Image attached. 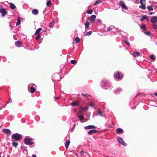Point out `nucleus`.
<instances>
[{
  "label": "nucleus",
  "instance_id": "393cba45",
  "mask_svg": "<svg viewBox=\"0 0 157 157\" xmlns=\"http://www.w3.org/2000/svg\"><path fill=\"white\" fill-rule=\"evenodd\" d=\"M47 5L48 7H50L51 6L52 3L50 0H49L47 2Z\"/></svg>",
  "mask_w": 157,
  "mask_h": 157
},
{
  "label": "nucleus",
  "instance_id": "09e8293b",
  "mask_svg": "<svg viewBox=\"0 0 157 157\" xmlns=\"http://www.w3.org/2000/svg\"><path fill=\"white\" fill-rule=\"evenodd\" d=\"M145 1V0H140V3L141 5H142L143 3Z\"/></svg>",
  "mask_w": 157,
  "mask_h": 157
},
{
  "label": "nucleus",
  "instance_id": "052dcab7",
  "mask_svg": "<svg viewBox=\"0 0 157 157\" xmlns=\"http://www.w3.org/2000/svg\"><path fill=\"white\" fill-rule=\"evenodd\" d=\"M113 0H110V1H113Z\"/></svg>",
  "mask_w": 157,
  "mask_h": 157
},
{
  "label": "nucleus",
  "instance_id": "9d476101",
  "mask_svg": "<svg viewBox=\"0 0 157 157\" xmlns=\"http://www.w3.org/2000/svg\"><path fill=\"white\" fill-rule=\"evenodd\" d=\"M151 21L152 23L155 24L157 21V17L155 16L152 17Z\"/></svg>",
  "mask_w": 157,
  "mask_h": 157
},
{
  "label": "nucleus",
  "instance_id": "37998d69",
  "mask_svg": "<svg viewBox=\"0 0 157 157\" xmlns=\"http://www.w3.org/2000/svg\"><path fill=\"white\" fill-rule=\"evenodd\" d=\"M88 105L93 108L94 107V105L93 102H90L89 103Z\"/></svg>",
  "mask_w": 157,
  "mask_h": 157
},
{
  "label": "nucleus",
  "instance_id": "680f3d73",
  "mask_svg": "<svg viewBox=\"0 0 157 157\" xmlns=\"http://www.w3.org/2000/svg\"><path fill=\"white\" fill-rule=\"evenodd\" d=\"M156 73H157V71H156Z\"/></svg>",
  "mask_w": 157,
  "mask_h": 157
},
{
  "label": "nucleus",
  "instance_id": "3c124183",
  "mask_svg": "<svg viewBox=\"0 0 157 157\" xmlns=\"http://www.w3.org/2000/svg\"><path fill=\"white\" fill-rule=\"evenodd\" d=\"M80 153H81V154H84V151H80Z\"/></svg>",
  "mask_w": 157,
  "mask_h": 157
},
{
  "label": "nucleus",
  "instance_id": "5701e85b",
  "mask_svg": "<svg viewBox=\"0 0 157 157\" xmlns=\"http://www.w3.org/2000/svg\"><path fill=\"white\" fill-rule=\"evenodd\" d=\"M80 109L83 111H86L88 109V108L87 107H81Z\"/></svg>",
  "mask_w": 157,
  "mask_h": 157
},
{
  "label": "nucleus",
  "instance_id": "1a4fd4ad",
  "mask_svg": "<svg viewBox=\"0 0 157 157\" xmlns=\"http://www.w3.org/2000/svg\"><path fill=\"white\" fill-rule=\"evenodd\" d=\"M107 84V81L105 80H103L102 81L101 83V85L104 88V89H109V88H105V86H106Z\"/></svg>",
  "mask_w": 157,
  "mask_h": 157
},
{
  "label": "nucleus",
  "instance_id": "c85d7f7f",
  "mask_svg": "<svg viewBox=\"0 0 157 157\" xmlns=\"http://www.w3.org/2000/svg\"><path fill=\"white\" fill-rule=\"evenodd\" d=\"M139 7L140 8L142 9L143 10H145L146 8V7L145 5H143V4L139 6Z\"/></svg>",
  "mask_w": 157,
  "mask_h": 157
},
{
  "label": "nucleus",
  "instance_id": "f3484780",
  "mask_svg": "<svg viewBox=\"0 0 157 157\" xmlns=\"http://www.w3.org/2000/svg\"><path fill=\"white\" fill-rule=\"evenodd\" d=\"M123 129L120 128H119L117 129L116 130V132L117 133H120L122 132H123Z\"/></svg>",
  "mask_w": 157,
  "mask_h": 157
},
{
  "label": "nucleus",
  "instance_id": "2eb2a0df",
  "mask_svg": "<svg viewBox=\"0 0 157 157\" xmlns=\"http://www.w3.org/2000/svg\"><path fill=\"white\" fill-rule=\"evenodd\" d=\"M17 47H20L21 46V42L19 41H16L15 43Z\"/></svg>",
  "mask_w": 157,
  "mask_h": 157
},
{
  "label": "nucleus",
  "instance_id": "bb28decb",
  "mask_svg": "<svg viewBox=\"0 0 157 157\" xmlns=\"http://www.w3.org/2000/svg\"><path fill=\"white\" fill-rule=\"evenodd\" d=\"M114 27L113 26H110L107 28V31H109L112 30Z\"/></svg>",
  "mask_w": 157,
  "mask_h": 157
},
{
  "label": "nucleus",
  "instance_id": "a18cd8bd",
  "mask_svg": "<svg viewBox=\"0 0 157 157\" xmlns=\"http://www.w3.org/2000/svg\"><path fill=\"white\" fill-rule=\"evenodd\" d=\"M76 61L75 60H72L71 61V63L72 64H75L76 63Z\"/></svg>",
  "mask_w": 157,
  "mask_h": 157
},
{
  "label": "nucleus",
  "instance_id": "bf43d9fd",
  "mask_svg": "<svg viewBox=\"0 0 157 157\" xmlns=\"http://www.w3.org/2000/svg\"><path fill=\"white\" fill-rule=\"evenodd\" d=\"M30 85H29L28 86V87L29 88V86H30Z\"/></svg>",
  "mask_w": 157,
  "mask_h": 157
},
{
  "label": "nucleus",
  "instance_id": "ddd939ff",
  "mask_svg": "<svg viewBox=\"0 0 157 157\" xmlns=\"http://www.w3.org/2000/svg\"><path fill=\"white\" fill-rule=\"evenodd\" d=\"M38 11L37 9H34L32 11V13L35 15H36L38 14Z\"/></svg>",
  "mask_w": 157,
  "mask_h": 157
},
{
  "label": "nucleus",
  "instance_id": "de8ad7c7",
  "mask_svg": "<svg viewBox=\"0 0 157 157\" xmlns=\"http://www.w3.org/2000/svg\"><path fill=\"white\" fill-rule=\"evenodd\" d=\"M153 28L154 29H157V25L155 24L153 25Z\"/></svg>",
  "mask_w": 157,
  "mask_h": 157
},
{
  "label": "nucleus",
  "instance_id": "2f4dec72",
  "mask_svg": "<svg viewBox=\"0 0 157 157\" xmlns=\"http://www.w3.org/2000/svg\"><path fill=\"white\" fill-rule=\"evenodd\" d=\"M102 2V1L100 0H98L96 1L94 4V5L95 6L96 5H98V4L101 3Z\"/></svg>",
  "mask_w": 157,
  "mask_h": 157
},
{
  "label": "nucleus",
  "instance_id": "6e6d98bb",
  "mask_svg": "<svg viewBox=\"0 0 157 157\" xmlns=\"http://www.w3.org/2000/svg\"><path fill=\"white\" fill-rule=\"evenodd\" d=\"M154 95L157 97V93H155L154 94Z\"/></svg>",
  "mask_w": 157,
  "mask_h": 157
},
{
  "label": "nucleus",
  "instance_id": "79ce46f5",
  "mask_svg": "<svg viewBox=\"0 0 157 157\" xmlns=\"http://www.w3.org/2000/svg\"><path fill=\"white\" fill-rule=\"evenodd\" d=\"M82 95L85 97L88 98V97L90 96V95L88 94H82Z\"/></svg>",
  "mask_w": 157,
  "mask_h": 157
},
{
  "label": "nucleus",
  "instance_id": "cd10ccee",
  "mask_svg": "<svg viewBox=\"0 0 157 157\" xmlns=\"http://www.w3.org/2000/svg\"><path fill=\"white\" fill-rule=\"evenodd\" d=\"M71 105L72 106H74L77 105H78V103L77 101H74L71 103Z\"/></svg>",
  "mask_w": 157,
  "mask_h": 157
},
{
  "label": "nucleus",
  "instance_id": "a878e982",
  "mask_svg": "<svg viewBox=\"0 0 157 157\" xmlns=\"http://www.w3.org/2000/svg\"><path fill=\"white\" fill-rule=\"evenodd\" d=\"M20 18L19 17H18L17 18V21L16 23V26H17L18 25H20Z\"/></svg>",
  "mask_w": 157,
  "mask_h": 157
},
{
  "label": "nucleus",
  "instance_id": "c9c22d12",
  "mask_svg": "<svg viewBox=\"0 0 157 157\" xmlns=\"http://www.w3.org/2000/svg\"><path fill=\"white\" fill-rule=\"evenodd\" d=\"M12 145L13 146L16 147L18 145V144L17 143L15 142H13L12 143Z\"/></svg>",
  "mask_w": 157,
  "mask_h": 157
},
{
  "label": "nucleus",
  "instance_id": "f257e3e1",
  "mask_svg": "<svg viewBox=\"0 0 157 157\" xmlns=\"http://www.w3.org/2000/svg\"><path fill=\"white\" fill-rule=\"evenodd\" d=\"M22 138L21 135L18 133L13 134L12 136V139L13 140L18 141L21 139Z\"/></svg>",
  "mask_w": 157,
  "mask_h": 157
},
{
  "label": "nucleus",
  "instance_id": "f704fd0d",
  "mask_svg": "<svg viewBox=\"0 0 157 157\" xmlns=\"http://www.w3.org/2000/svg\"><path fill=\"white\" fill-rule=\"evenodd\" d=\"M78 118L81 121H82L84 119V117L83 115H80L78 117Z\"/></svg>",
  "mask_w": 157,
  "mask_h": 157
},
{
  "label": "nucleus",
  "instance_id": "f03ea898",
  "mask_svg": "<svg viewBox=\"0 0 157 157\" xmlns=\"http://www.w3.org/2000/svg\"><path fill=\"white\" fill-rule=\"evenodd\" d=\"M24 143L25 144L27 145H32L34 144V143L32 141L31 138L29 137L26 138L25 139Z\"/></svg>",
  "mask_w": 157,
  "mask_h": 157
},
{
  "label": "nucleus",
  "instance_id": "aec40b11",
  "mask_svg": "<svg viewBox=\"0 0 157 157\" xmlns=\"http://www.w3.org/2000/svg\"><path fill=\"white\" fill-rule=\"evenodd\" d=\"M140 55V53L139 52H135L133 54V56L134 57L138 56Z\"/></svg>",
  "mask_w": 157,
  "mask_h": 157
},
{
  "label": "nucleus",
  "instance_id": "0eeeda50",
  "mask_svg": "<svg viewBox=\"0 0 157 157\" xmlns=\"http://www.w3.org/2000/svg\"><path fill=\"white\" fill-rule=\"evenodd\" d=\"M2 132H4V133L10 135L11 134V131L8 129H4L2 130Z\"/></svg>",
  "mask_w": 157,
  "mask_h": 157
},
{
  "label": "nucleus",
  "instance_id": "58836bf2",
  "mask_svg": "<svg viewBox=\"0 0 157 157\" xmlns=\"http://www.w3.org/2000/svg\"><path fill=\"white\" fill-rule=\"evenodd\" d=\"M150 58L152 60H154L155 59V56L154 55H151L150 56Z\"/></svg>",
  "mask_w": 157,
  "mask_h": 157
},
{
  "label": "nucleus",
  "instance_id": "7c9ffc66",
  "mask_svg": "<svg viewBox=\"0 0 157 157\" xmlns=\"http://www.w3.org/2000/svg\"><path fill=\"white\" fill-rule=\"evenodd\" d=\"M96 21L97 22V24L98 25H100L101 24V20L100 19H97L96 20Z\"/></svg>",
  "mask_w": 157,
  "mask_h": 157
},
{
  "label": "nucleus",
  "instance_id": "c03bdc74",
  "mask_svg": "<svg viewBox=\"0 0 157 157\" xmlns=\"http://www.w3.org/2000/svg\"><path fill=\"white\" fill-rule=\"evenodd\" d=\"M124 41L125 43L128 46H130V43L128 42L126 39H125Z\"/></svg>",
  "mask_w": 157,
  "mask_h": 157
},
{
  "label": "nucleus",
  "instance_id": "4d7b16f0",
  "mask_svg": "<svg viewBox=\"0 0 157 157\" xmlns=\"http://www.w3.org/2000/svg\"><path fill=\"white\" fill-rule=\"evenodd\" d=\"M59 98V97H57L56 98V99H58Z\"/></svg>",
  "mask_w": 157,
  "mask_h": 157
},
{
  "label": "nucleus",
  "instance_id": "13d9d810",
  "mask_svg": "<svg viewBox=\"0 0 157 157\" xmlns=\"http://www.w3.org/2000/svg\"><path fill=\"white\" fill-rule=\"evenodd\" d=\"M149 14H152V12H151V13H149Z\"/></svg>",
  "mask_w": 157,
  "mask_h": 157
},
{
  "label": "nucleus",
  "instance_id": "4c0bfd02",
  "mask_svg": "<svg viewBox=\"0 0 157 157\" xmlns=\"http://www.w3.org/2000/svg\"><path fill=\"white\" fill-rule=\"evenodd\" d=\"M75 41L76 43H78L80 41L79 38L78 37H77L75 39Z\"/></svg>",
  "mask_w": 157,
  "mask_h": 157
},
{
  "label": "nucleus",
  "instance_id": "8fccbe9b",
  "mask_svg": "<svg viewBox=\"0 0 157 157\" xmlns=\"http://www.w3.org/2000/svg\"><path fill=\"white\" fill-rule=\"evenodd\" d=\"M121 90V89L120 88H118L115 91V92L117 93L120 91Z\"/></svg>",
  "mask_w": 157,
  "mask_h": 157
},
{
  "label": "nucleus",
  "instance_id": "412c9836",
  "mask_svg": "<svg viewBox=\"0 0 157 157\" xmlns=\"http://www.w3.org/2000/svg\"><path fill=\"white\" fill-rule=\"evenodd\" d=\"M30 90L31 91V93H33L35 91V90L33 86H31L30 88Z\"/></svg>",
  "mask_w": 157,
  "mask_h": 157
},
{
  "label": "nucleus",
  "instance_id": "5fc2aeb1",
  "mask_svg": "<svg viewBox=\"0 0 157 157\" xmlns=\"http://www.w3.org/2000/svg\"><path fill=\"white\" fill-rule=\"evenodd\" d=\"M90 116V114H87V116L88 117H89Z\"/></svg>",
  "mask_w": 157,
  "mask_h": 157
},
{
  "label": "nucleus",
  "instance_id": "6e6552de",
  "mask_svg": "<svg viewBox=\"0 0 157 157\" xmlns=\"http://www.w3.org/2000/svg\"><path fill=\"white\" fill-rule=\"evenodd\" d=\"M119 5L124 10H127L128 8L124 3L122 1H120Z\"/></svg>",
  "mask_w": 157,
  "mask_h": 157
},
{
  "label": "nucleus",
  "instance_id": "72a5a7b5",
  "mask_svg": "<svg viewBox=\"0 0 157 157\" xmlns=\"http://www.w3.org/2000/svg\"><path fill=\"white\" fill-rule=\"evenodd\" d=\"M92 33V32L91 31H90L89 32H87L85 34V35L86 36H89Z\"/></svg>",
  "mask_w": 157,
  "mask_h": 157
},
{
  "label": "nucleus",
  "instance_id": "9b49d317",
  "mask_svg": "<svg viewBox=\"0 0 157 157\" xmlns=\"http://www.w3.org/2000/svg\"><path fill=\"white\" fill-rule=\"evenodd\" d=\"M96 126L94 125H88L85 127L84 128L86 129H89L91 128H95Z\"/></svg>",
  "mask_w": 157,
  "mask_h": 157
},
{
  "label": "nucleus",
  "instance_id": "39448f33",
  "mask_svg": "<svg viewBox=\"0 0 157 157\" xmlns=\"http://www.w3.org/2000/svg\"><path fill=\"white\" fill-rule=\"evenodd\" d=\"M114 75L116 78L118 79H121L122 77V75L120 72L115 73Z\"/></svg>",
  "mask_w": 157,
  "mask_h": 157
},
{
  "label": "nucleus",
  "instance_id": "f8f14e48",
  "mask_svg": "<svg viewBox=\"0 0 157 157\" xmlns=\"http://www.w3.org/2000/svg\"><path fill=\"white\" fill-rule=\"evenodd\" d=\"M97 131L96 130H91L89 131V132H88V134L90 135L93 133H96L97 132Z\"/></svg>",
  "mask_w": 157,
  "mask_h": 157
},
{
  "label": "nucleus",
  "instance_id": "864d4df0",
  "mask_svg": "<svg viewBox=\"0 0 157 157\" xmlns=\"http://www.w3.org/2000/svg\"><path fill=\"white\" fill-rule=\"evenodd\" d=\"M11 101H10V100H9V101H7V103H11Z\"/></svg>",
  "mask_w": 157,
  "mask_h": 157
},
{
  "label": "nucleus",
  "instance_id": "7ed1b4c3",
  "mask_svg": "<svg viewBox=\"0 0 157 157\" xmlns=\"http://www.w3.org/2000/svg\"><path fill=\"white\" fill-rule=\"evenodd\" d=\"M117 140L119 143L121 144L122 145L124 146H126L127 145V144L124 142V140L121 138L118 137Z\"/></svg>",
  "mask_w": 157,
  "mask_h": 157
},
{
  "label": "nucleus",
  "instance_id": "603ef678",
  "mask_svg": "<svg viewBox=\"0 0 157 157\" xmlns=\"http://www.w3.org/2000/svg\"><path fill=\"white\" fill-rule=\"evenodd\" d=\"M32 157H36V155L33 154L32 156Z\"/></svg>",
  "mask_w": 157,
  "mask_h": 157
},
{
  "label": "nucleus",
  "instance_id": "473e14b6",
  "mask_svg": "<svg viewBox=\"0 0 157 157\" xmlns=\"http://www.w3.org/2000/svg\"><path fill=\"white\" fill-rule=\"evenodd\" d=\"M147 16H142L141 17L140 20L142 21H144L145 19H147Z\"/></svg>",
  "mask_w": 157,
  "mask_h": 157
},
{
  "label": "nucleus",
  "instance_id": "4be33fe9",
  "mask_svg": "<svg viewBox=\"0 0 157 157\" xmlns=\"http://www.w3.org/2000/svg\"><path fill=\"white\" fill-rule=\"evenodd\" d=\"M54 24V22L53 21L51 22L49 24V27L50 28H52Z\"/></svg>",
  "mask_w": 157,
  "mask_h": 157
},
{
  "label": "nucleus",
  "instance_id": "ea45409f",
  "mask_svg": "<svg viewBox=\"0 0 157 157\" xmlns=\"http://www.w3.org/2000/svg\"><path fill=\"white\" fill-rule=\"evenodd\" d=\"M40 34H38L36 37V40H37L39 38H40Z\"/></svg>",
  "mask_w": 157,
  "mask_h": 157
},
{
  "label": "nucleus",
  "instance_id": "dca6fc26",
  "mask_svg": "<svg viewBox=\"0 0 157 157\" xmlns=\"http://www.w3.org/2000/svg\"><path fill=\"white\" fill-rule=\"evenodd\" d=\"M89 24H90L89 22L88 21H86V22L85 24V28L86 29H87L89 27Z\"/></svg>",
  "mask_w": 157,
  "mask_h": 157
},
{
  "label": "nucleus",
  "instance_id": "6ab92c4d",
  "mask_svg": "<svg viewBox=\"0 0 157 157\" xmlns=\"http://www.w3.org/2000/svg\"><path fill=\"white\" fill-rule=\"evenodd\" d=\"M98 115L101 117L103 116L102 113L101 109H99L98 110Z\"/></svg>",
  "mask_w": 157,
  "mask_h": 157
},
{
  "label": "nucleus",
  "instance_id": "e433bc0d",
  "mask_svg": "<svg viewBox=\"0 0 157 157\" xmlns=\"http://www.w3.org/2000/svg\"><path fill=\"white\" fill-rule=\"evenodd\" d=\"M140 28L144 31L146 30V28L145 25H142L141 26Z\"/></svg>",
  "mask_w": 157,
  "mask_h": 157
},
{
  "label": "nucleus",
  "instance_id": "20e7f679",
  "mask_svg": "<svg viewBox=\"0 0 157 157\" xmlns=\"http://www.w3.org/2000/svg\"><path fill=\"white\" fill-rule=\"evenodd\" d=\"M0 13L2 14V17H4L7 14V11L5 9L1 7H0Z\"/></svg>",
  "mask_w": 157,
  "mask_h": 157
},
{
  "label": "nucleus",
  "instance_id": "423d86ee",
  "mask_svg": "<svg viewBox=\"0 0 157 157\" xmlns=\"http://www.w3.org/2000/svg\"><path fill=\"white\" fill-rule=\"evenodd\" d=\"M90 22L91 23H93L96 18V16L95 15H92L90 17Z\"/></svg>",
  "mask_w": 157,
  "mask_h": 157
},
{
  "label": "nucleus",
  "instance_id": "a211bd4d",
  "mask_svg": "<svg viewBox=\"0 0 157 157\" xmlns=\"http://www.w3.org/2000/svg\"><path fill=\"white\" fill-rule=\"evenodd\" d=\"M10 8L11 9H14L16 8V6L13 3H10Z\"/></svg>",
  "mask_w": 157,
  "mask_h": 157
},
{
  "label": "nucleus",
  "instance_id": "e2e57ef3",
  "mask_svg": "<svg viewBox=\"0 0 157 157\" xmlns=\"http://www.w3.org/2000/svg\"><path fill=\"white\" fill-rule=\"evenodd\" d=\"M0 157H1V156H0Z\"/></svg>",
  "mask_w": 157,
  "mask_h": 157
},
{
  "label": "nucleus",
  "instance_id": "c756f323",
  "mask_svg": "<svg viewBox=\"0 0 157 157\" xmlns=\"http://www.w3.org/2000/svg\"><path fill=\"white\" fill-rule=\"evenodd\" d=\"M147 8L149 11H152L153 10V8L152 6H148L147 7Z\"/></svg>",
  "mask_w": 157,
  "mask_h": 157
},
{
  "label": "nucleus",
  "instance_id": "b1692460",
  "mask_svg": "<svg viewBox=\"0 0 157 157\" xmlns=\"http://www.w3.org/2000/svg\"><path fill=\"white\" fill-rule=\"evenodd\" d=\"M42 28H39L37 29L35 32V34L37 35L42 30Z\"/></svg>",
  "mask_w": 157,
  "mask_h": 157
},
{
  "label": "nucleus",
  "instance_id": "4468645a",
  "mask_svg": "<svg viewBox=\"0 0 157 157\" xmlns=\"http://www.w3.org/2000/svg\"><path fill=\"white\" fill-rule=\"evenodd\" d=\"M70 142L69 140H67L66 141L65 144V147L66 148H68V146L70 144Z\"/></svg>",
  "mask_w": 157,
  "mask_h": 157
},
{
  "label": "nucleus",
  "instance_id": "a19ab883",
  "mask_svg": "<svg viewBox=\"0 0 157 157\" xmlns=\"http://www.w3.org/2000/svg\"><path fill=\"white\" fill-rule=\"evenodd\" d=\"M93 11L92 10H90L88 11H86V13H88L89 14H91L92 13Z\"/></svg>",
  "mask_w": 157,
  "mask_h": 157
},
{
  "label": "nucleus",
  "instance_id": "49530a36",
  "mask_svg": "<svg viewBox=\"0 0 157 157\" xmlns=\"http://www.w3.org/2000/svg\"><path fill=\"white\" fill-rule=\"evenodd\" d=\"M145 34L148 36L150 35V33L149 31H146L144 33Z\"/></svg>",
  "mask_w": 157,
  "mask_h": 157
}]
</instances>
